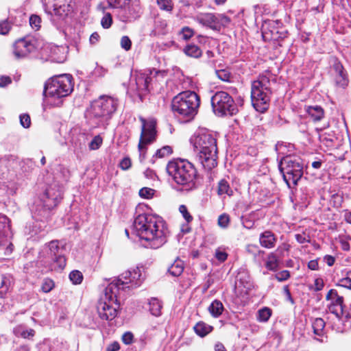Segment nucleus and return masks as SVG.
<instances>
[{"label": "nucleus", "instance_id": "f257e3e1", "mask_svg": "<svg viewBox=\"0 0 351 351\" xmlns=\"http://www.w3.org/2000/svg\"><path fill=\"white\" fill-rule=\"evenodd\" d=\"M132 232L143 242L145 247L158 249L167 242L169 231L161 217L143 213L134 219Z\"/></svg>", "mask_w": 351, "mask_h": 351}, {"label": "nucleus", "instance_id": "f03ea898", "mask_svg": "<svg viewBox=\"0 0 351 351\" xmlns=\"http://www.w3.org/2000/svg\"><path fill=\"white\" fill-rule=\"evenodd\" d=\"M198 161L206 169L217 166V146L215 134L206 130H199L191 139Z\"/></svg>", "mask_w": 351, "mask_h": 351}, {"label": "nucleus", "instance_id": "7ed1b4c3", "mask_svg": "<svg viewBox=\"0 0 351 351\" xmlns=\"http://www.w3.org/2000/svg\"><path fill=\"white\" fill-rule=\"evenodd\" d=\"M73 90L72 76L62 74L49 79L45 85L44 95L46 102L52 106L62 104V98L70 95Z\"/></svg>", "mask_w": 351, "mask_h": 351}, {"label": "nucleus", "instance_id": "20e7f679", "mask_svg": "<svg viewBox=\"0 0 351 351\" xmlns=\"http://www.w3.org/2000/svg\"><path fill=\"white\" fill-rule=\"evenodd\" d=\"M168 175L177 184L191 189L195 183L197 171L194 165L184 159H176L168 162L167 167Z\"/></svg>", "mask_w": 351, "mask_h": 351}, {"label": "nucleus", "instance_id": "39448f33", "mask_svg": "<svg viewBox=\"0 0 351 351\" xmlns=\"http://www.w3.org/2000/svg\"><path fill=\"white\" fill-rule=\"evenodd\" d=\"M199 106V96L193 91H184L173 97L171 110L176 116L187 121L195 116Z\"/></svg>", "mask_w": 351, "mask_h": 351}, {"label": "nucleus", "instance_id": "423d86ee", "mask_svg": "<svg viewBox=\"0 0 351 351\" xmlns=\"http://www.w3.org/2000/svg\"><path fill=\"white\" fill-rule=\"evenodd\" d=\"M118 289L116 283H110L104 294L98 302L97 309L99 317L104 320H112L117 315L119 304L117 300Z\"/></svg>", "mask_w": 351, "mask_h": 351}, {"label": "nucleus", "instance_id": "0eeeda50", "mask_svg": "<svg viewBox=\"0 0 351 351\" xmlns=\"http://www.w3.org/2000/svg\"><path fill=\"white\" fill-rule=\"evenodd\" d=\"M270 94V82L267 77L260 76L252 82L251 99L252 106L257 111L263 112L267 109Z\"/></svg>", "mask_w": 351, "mask_h": 351}, {"label": "nucleus", "instance_id": "6e6552de", "mask_svg": "<svg viewBox=\"0 0 351 351\" xmlns=\"http://www.w3.org/2000/svg\"><path fill=\"white\" fill-rule=\"evenodd\" d=\"M118 106L119 101L117 98L101 95L91 103L90 114L100 122L106 121L116 112Z\"/></svg>", "mask_w": 351, "mask_h": 351}, {"label": "nucleus", "instance_id": "1a4fd4ad", "mask_svg": "<svg viewBox=\"0 0 351 351\" xmlns=\"http://www.w3.org/2000/svg\"><path fill=\"white\" fill-rule=\"evenodd\" d=\"M279 169L287 185H296L303 175V164L301 158L286 156L279 163Z\"/></svg>", "mask_w": 351, "mask_h": 351}, {"label": "nucleus", "instance_id": "9d476101", "mask_svg": "<svg viewBox=\"0 0 351 351\" xmlns=\"http://www.w3.org/2000/svg\"><path fill=\"white\" fill-rule=\"evenodd\" d=\"M141 132L138 145L139 158L143 160L145 158L147 146L156 140V121L153 118L145 119L140 117Z\"/></svg>", "mask_w": 351, "mask_h": 351}, {"label": "nucleus", "instance_id": "9b49d317", "mask_svg": "<svg viewBox=\"0 0 351 351\" xmlns=\"http://www.w3.org/2000/svg\"><path fill=\"white\" fill-rule=\"evenodd\" d=\"M213 110L218 116L233 115L238 112L232 97L225 91L217 92L211 98Z\"/></svg>", "mask_w": 351, "mask_h": 351}, {"label": "nucleus", "instance_id": "f8f14e48", "mask_svg": "<svg viewBox=\"0 0 351 351\" xmlns=\"http://www.w3.org/2000/svg\"><path fill=\"white\" fill-rule=\"evenodd\" d=\"M143 279L140 268L136 267L125 271L110 283H116L118 293H119L121 289H133L139 287Z\"/></svg>", "mask_w": 351, "mask_h": 351}, {"label": "nucleus", "instance_id": "ddd939ff", "mask_svg": "<svg viewBox=\"0 0 351 351\" xmlns=\"http://www.w3.org/2000/svg\"><path fill=\"white\" fill-rule=\"evenodd\" d=\"M71 0H44L45 12L57 16L58 19H64L71 11Z\"/></svg>", "mask_w": 351, "mask_h": 351}, {"label": "nucleus", "instance_id": "4468645a", "mask_svg": "<svg viewBox=\"0 0 351 351\" xmlns=\"http://www.w3.org/2000/svg\"><path fill=\"white\" fill-rule=\"evenodd\" d=\"M195 20L199 24L214 30H219L221 26L230 23V19L223 14L213 13H199L195 17Z\"/></svg>", "mask_w": 351, "mask_h": 351}, {"label": "nucleus", "instance_id": "2eb2a0df", "mask_svg": "<svg viewBox=\"0 0 351 351\" xmlns=\"http://www.w3.org/2000/svg\"><path fill=\"white\" fill-rule=\"evenodd\" d=\"M36 40L32 36H26L15 41L13 45V54L16 59L27 58L36 50Z\"/></svg>", "mask_w": 351, "mask_h": 351}, {"label": "nucleus", "instance_id": "dca6fc26", "mask_svg": "<svg viewBox=\"0 0 351 351\" xmlns=\"http://www.w3.org/2000/svg\"><path fill=\"white\" fill-rule=\"evenodd\" d=\"M62 189L57 184L49 186L42 197L43 207L45 210H49L56 207L62 199Z\"/></svg>", "mask_w": 351, "mask_h": 351}, {"label": "nucleus", "instance_id": "f3484780", "mask_svg": "<svg viewBox=\"0 0 351 351\" xmlns=\"http://www.w3.org/2000/svg\"><path fill=\"white\" fill-rule=\"evenodd\" d=\"M58 244V241H52L48 244L49 258L54 269H62L66 265L63 250Z\"/></svg>", "mask_w": 351, "mask_h": 351}, {"label": "nucleus", "instance_id": "a211bd4d", "mask_svg": "<svg viewBox=\"0 0 351 351\" xmlns=\"http://www.w3.org/2000/svg\"><path fill=\"white\" fill-rule=\"evenodd\" d=\"M326 299L330 301L328 304L329 311L334 314L337 318L339 319L343 315V297L339 295L336 290L330 289L328 292Z\"/></svg>", "mask_w": 351, "mask_h": 351}, {"label": "nucleus", "instance_id": "6ab92c4d", "mask_svg": "<svg viewBox=\"0 0 351 351\" xmlns=\"http://www.w3.org/2000/svg\"><path fill=\"white\" fill-rule=\"evenodd\" d=\"M331 74L337 86L345 88L348 84L347 73L341 63L334 59L331 66Z\"/></svg>", "mask_w": 351, "mask_h": 351}, {"label": "nucleus", "instance_id": "aec40b11", "mask_svg": "<svg viewBox=\"0 0 351 351\" xmlns=\"http://www.w3.org/2000/svg\"><path fill=\"white\" fill-rule=\"evenodd\" d=\"M134 80L136 90L140 95L148 90L149 84L151 81V77L145 73L137 74Z\"/></svg>", "mask_w": 351, "mask_h": 351}, {"label": "nucleus", "instance_id": "412c9836", "mask_svg": "<svg viewBox=\"0 0 351 351\" xmlns=\"http://www.w3.org/2000/svg\"><path fill=\"white\" fill-rule=\"evenodd\" d=\"M276 241V235L270 230H265L260 234L259 243L263 247L273 248L275 247Z\"/></svg>", "mask_w": 351, "mask_h": 351}, {"label": "nucleus", "instance_id": "4be33fe9", "mask_svg": "<svg viewBox=\"0 0 351 351\" xmlns=\"http://www.w3.org/2000/svg\"><path fill=\"white\" fill-rule=\"evenodd\" d=\"M312 327L313 329V332L316 336L315 339L319 341H323V339L320 338L323 337L325 334V322L324 319L322 318L315 319L312 323Z\"/></svg>", "mask_w": 351, "mask_h": 351}, {"label": "nucleus", "instance_id": "5701e85b", "mask_svg": "<svg viewBox=\"0 0 351 351\" xmlns=\"http://www.w3.org/2000/svg\"><path fill=\"white\" fill-rule=\"evenodd\" d=\"M10 219L4 215L0 214V247L5 241V234L10 230Z\"/></svg>", "mask_w": 351, "mask_h": 351}, {"label": "nucleus", "instance_id": "b1692460", "mask_svg": "<svg viewBox=\"0 0 351 351\" xmlns=\"http://www.w3.org/2000/svg\"><path fill=\"white\" fill-rule=\"evenodd\" d=\"M305 110L315 121H320L324 117V110L319 106H306Z\"/></svg>", "mask_w": 351, "mask_h": 351}, {"label": "nucleus", "instance_id": "393cba45", "mask_svg": "<svg viewBox=\"0 0 351 351\" xmlns=\"http://www.w3.org/2000/svg\"><path fill=\"white\" fill-rule=\"evenodd\" d=\"M209 313L215 318L219 317L224 311L222 302L218 300L212 302L208 307Z\"/></svg>", "mask_w": 351, "mask_h": 351}, {"label": "nucleus", "instance_id": "a878e982", "mask_svg": "<svg viewBox=\"0 0 351 351\" xmlns=\"http://www.w3.org/2000/svg\"><path fill=\"white\" fill-rule=\"evenodd\" d=\"M169 273L173 276H180L184 271V262L180 258H177L169 267Z\"/></svg>", "mask_w": 351, "mask_h": 351}, {"label": "nucleus", "instance_id": "bb28decb", "mask_svg": "<svg viewBox=\"0 0 351 351\" xmlns=\"http://www.w3.org/2000/svg\"><path fill=\"white\" fill-rule=\"evenodd\" d=\"M212 330L213 326L202 322L197 323L194 326V330L195 333L202 337L207 335L212 331Z\"/></svg>", "mask_w": 351, "mask_h": 351}, {"label": "nucleus", "instance_id": "cd10ccee", "mask_svg": "<svg viewBox=\"0 0 351 351\" xmlns=\"http://www.w3.org/2000/svg\"><path fill=\"white\" fill-rule=\"evenodd\" d=\"M217 193L219 195H228L231 196L233 194V191L230 188L229 183L225 179L221 180L218 183Z\"/></svg>", "mask_w": 351, "mask_h": 351}, {"label": "nucleus", "instance_id": "c85d7f7f", "mask_svg": "<svg viewBox=\"0 0 351 351\" xmlns=\"http://www.w3.org/2000/svg\"><path fill=\"white\" fill-rule=\"evenodd\" d=\"M149 311L156 316H160L161 314L162 304L157 298H152L149 302Z\"/></svg>", "mask_w": 351, "mask_h": 351}, {"label": "nucleus", "instance_id": "c756f323", "mask_svg": "<svg viewBox=\"0 0 351 351\" xmlns=\"http://www.w3.org/2000/svg\"><path fill=\"white\" fill-rule=\"evenodd\" d=\"M184 53L192 58H199L202 55V50L200 48L195 45H188L184 49Z\"/></svg>", "mask_w": 351, "mask_h": 351}, {"label": "nucleus", "instance_id": "7c9ffc66", "mask_svg": "<svg viewBox=\"0 0 351 351\" xmlns=\"http://www.w3.org/2000/svg\"><path fill=\"white\" fill-rule=\"evenodd\" d=\"M107 8L108 7H105L101 5H99V8L104 13V15L101 20V26L104 29H108L112 23V18L111 14L105 12Z\"/></svg>", "mask_w": 351, "mask_h": 351}, {"label": "nucleus", "instance_id": "2f4dec72", "mask_svg": "<svg viewBox=\"0 0 351 351\" xmlns=\"http://www.w3.org/2000/svg\"><path fill=\"white\" fill-rule=\"evenodd\" d=\"M271 315V310L268 307H264L258 310L257 320L260 322H267Z\"/></svg>", "mask_w": 351, "mask_h": 351}, {"label": "nucleus", "instance_id": "473e14b6", "mask_svg": "<svg viewBox=\"0 0 351 351\" xmlns=\"http://www.w3.org/2000/svg\"><path fill=\"white\" fill-rule=\"evenodd\" d=\"M265 266L269 270H276L278 268V260L277 256L274 253L269 254L265 263Z\"/></svg>", "mask_w": 351, "mask_h": 351}, {"label": "nucleus", "instance_id": "72a5a7b5", "mask_svg": "<svg viewBox=\"0 0 351 351\" xmlns=\"http://www.w3.org/2000/svg\"><path fill=\"white\" fill-rule=\"evenodd\" d=\"M108 8L123 9L129 3L130 0H107Z\"/></svg>", "mask_w": 351, "mask_h": 351}, {"label": "nucleus", "instance_id": "f704fd0d", "mask_svg": "<svg viewBox=\"0 0 351 351\" xmlns=\"http://www.w3.org/2000/svg\"><path fill=\"white\" fill-rule=\"evenodd\" d=\"M156 3L162 10L171 12L173 10V3L171 0H156Z\"/></svg>", "mask_w": 351, "mask_h": 351}, {"label": "nucleus", "instance_id": "c9c22d12", "mask_svg": "<svg viewBox=\"0 0 351 351\" xmlns=\"http://www.w3.org/2000/svg\"><path fill=\"white\" fill-rule=\"evenodd\" d=\"M69 279L74 285H79L82 282L83 275L78 270L72 271L69 274Z\"/></svg>", "mask_w": 351, "mask_h": 351}, {"label": "nucleus", "instance_id": "e433bc0d", "mask_svg": "<svg viewBox=\"0 0 351 351\" xmlns=\"http://www.w3.org/2000/svg\"><path fill=\"white\" fill-rule=\"evenodd\" d=\"M337 286L351 289V271H348L346 276L339 280Z\"/></svg>", "mask_w": 351, "mask_h": 351}, {"label": "nucleus", "instance_id": "4c0bfd02", "mask_svg": "<svg viewBox=\"0 0 351 351\" xmlns=\"http://www.w3.org/2000/svg\"><path fill=\"white\" fill-rule=\"evenodd\" d=\"M41 19L39 16L33 14L29 17V25L35 31L40 28Z\"/></svg>", "mask_w": 351, "mask_h": 351}, {"label": "nucleus", "instance_id": "58836bf2", "mask_svg": "<svg viewBox=\"0 0 351 351\" xmlns=\"http://www.w3.org/2000/svg\"><path fill=\"white\" fill-rule=\"evenodd\" d=\"M102 143V138L99 135L95 136L89 143V149L90 150H97L101 147Z\"/></svg>", "mask_w": 351, "mask_h": 351}, {"label": "nucleus", "instance_id": "ea45409f", "mask_svg": "<svg viewBox=\"0 0 351 351\" xmlns=\"http://www.w3.org/2000/svg\"><path fill=\"white\" fill-rule=\"evenodd\" d=\"M172 153V148L166 145L156 151L155 156L158 158H164L169 156Z\"/></svg>", "mask_w": 351, "mask_h": 351}, {"label": "nucleus", "instance_id": "a19ab883", "mask_svg": "<svg viewBox=\"0 0 351 351\" xmlns=\"http://www.w3.org/2000/svg\"><path fill=\"white\" fill-rule=\"evenodd\" d=\"M215 73L219 79L224 82H229L231 73L227 69L216 70Z\"/></svg>", "mask_w": 351, "mask_h": 351}, {"label": "nucleus", "instance_id": "79ce46f5", "mask_svg": "<svg viewBox=\"0 0 351 351\" xmlns=\"http://www.w3.org/2000/svg\"><path fill=\"white\" fill-rule=\"evenodd\" d=\"M10 287V280L6 277H3L1 280V285L0 286V295L3 297L9 290Z\"/></svg>", "mask_w": 351, "mask_h": 351}, {"label": "nucleus", "instance_id": "37998d69", "mask_svg": "<svg viewBox=\"0 0 351 351\" xmlns=\"http://www.w3.org/2000/svg\"><path fill=\"white\" fill-rule=\"evenodd\" d=\"M324 287V282L322 278H317L315 280L314 284L309 286V289L313 291H319Z\"/></svg>", "mask_w": 351, "mask_h": 351}, {"label": "nucleus", "instance_id": "c03bdc74", "mask_svg": "<svg viewBox=\"0 0 351 351\" xmlns=\"http://www.w3.org/2000/svg\"><path fill=\"white\" fill-rule=\"evenodd\" d=\"M230 223V217L227 214H222L218 217V225L222 228H226Z\"/></svg>", "mask_w": 351, "mask_h": 351}, {"label": "nucleus", "instance_id": "a18cd8bd", "mask_svg": "<svg viewBox=\"0 0 351 351\" xmlns=\"http://www.w3.org/2000/svg\"><path fill=\"white\" fill-rule=\"evenodd\" d=\"M53 287H54L53 281L49 278H46L43 280L41 289L44 293H49V291H51L53 289Z\"/></svg>", "mask_w": 351, "mask_h": 351}, {"label": "nucleus", "instance_id": "49530a36", "mask_svg": "<svg viewBox=\"0 0 351 351\" xmlns=\"http://www.w3.org/2000/svg\"><path fill=\"white\" fill-rule=\"evenodd\" d=\"M138 193L141 197L149 199L153 197L154 194V190L151 188L143 187L139 191Z\"/></svg>", "mask_w": 351, "mask_h": 351}, {"label": "nucleus", "instance_id": "de8ad7c7", "mask_svg": "<svg viewBox=\"0 0 351 351\" xmlns=\"http://www.w3.org/2000/svg\"><path fill=\"white\" fill-rule=\"evenodd\" d=\"M11 29V25L8 20L0 21V34L6 35Z\"/></svg>", "mask_w": 351, "mask_h": 351}, {"label": "nucleus", "instance_id": "09e8293b", "mask_svg": "<svg viewBox=\"0 0 351 351\" xmlns=\"http://www.w3.org/2000/svg\"><path fill=\"white\" fill-rule=\"evenodd\" d=\"M121 47L125 51H129L132 47V41L127 36H124L121 38Z\"/></svg>", "mask_w": 351, "mask_h": 351}, {"label": "nucleus", "instance_id": "8fccbe9b", "mask_svg": "<svg viewBox=\"0 0 351 351\" xmlns=\"http://www.w3.org/2000/svg\"><path fill=\"white\" fill-rule=\"evenodd\" d=\"M180 34L182 35L183 39L188 40L193 36L194 32L191 28L189 27H184L182 29Z\"/></svg>", "mask_w": 351, "mask_h": 351}, {"label": "nucleus", "instance_id": "3c124183", "mask_svg": "<svg viewBox=\"0 0 351 351\" xmlns=\"http://www.w3.org/2000/svg\"><path fill=\"white\" fill-rule=\"evenodd\" d=\"M20 123L25 128H28L31 124L30 117L27 114H23L20 116Z\"/></svg>", "mask_w": 351, "mask_h": 351}, {"label": "nucleus", "instance_id": "603ef678", "mask_svg": "<svg viewBox=\"0 0 351 351\" xmlns=\"http://www.w3.org/2000/svg\"><path fill=\"white\" fill-rule=\"evenodd\" d=\"M180 212L182 214L183 217L187 222H190L193 220L192 216L188 212L187 208L184 205H181L179 207Z\"/></svg>", "mask_w": 351, "mask_h": 351}, {"label": "nucleus", "instance_id": "864d4df0", "mask_svg": "<svg viewBox=\"0 0 351 351\" xmlns=\"http://www.w3.org/2000/svg\"><path fill=\"white\" fill-rule=\"evenodd\" d=\"M215 257L219 261L223 262L226 260V258L228 257V254L224 251H221L220 250H217L215 252Z\"/></svg>", "mask_w": 351, "mask_h": 351}, {"label": "nucleus", "instance_id": "5fc2aeb1", "mask_svg": "<svg viewBox=\"0 0 351 351\" xmlns=\"http://www.w3.org/2000/svg\"><path fill=\"white\" fill-rule=\"evenodd\" d=\"M119 166L123 170L128 169L131 166L130 159L128 158H123L120 162Z\"/></svg>", "mask_w": 351, "mask_h": 351}, {"label": "nucleus", "instance_id": "6e6d98bb", "mask_svg": "<svg viewBox=\"0 0 351 351\" xmlns=\"http://www.w3.org/2000/svg\"><path fill=\"white\" fill-rule=\"evenodd\" d=\"M133 335L131 332H125L122 337V340L125 344H130L133 339Z\"/></svg>", "mask_w": 351, "mask_h": 351}, {"label": "nucleus", "instance_id": "4d7b16f0", "mask_svg": "<svg viewBox=\"0 0 351 351\" xmlns=\"http://www.w3.org/2000/svg\"><path fill=\"white\" fill-rule=\"evenodd\" d=\"M323 260L329 267L332 266L335 262V258L331 255L324 256Z\"/></svg>", "mask_w": 351, "mask_h": 351}, {"label": "nucleus", "instance_id": "13d9d810", "mask_svg": "<svg viewBox=\"0 0 351 351\" xmlns=\"http://www.w3.org/2000/svg\"><path fill=\"white\" fill-rule=\"evenodd\" d=\"M106 73V70L101 66H97L94 70V74L97 76H104Z\"/></svg>", "mask_w": 351, "mask_h": 351}, {"label": "nucleus", "instance_id": "bf43d9fd", "mask_svg": "<svg viewBox=\"0 0 351 351\" xmlns=\"http://www.w3.org/2000/svg\"><path fill=\"white\" fill-rule=\"evenodd\" d=\"M276 278L279 281L287 280L289 278V273L288 271H283L278 274Z\"/></svg>", "mask_w": 351, "mask_h": 351}, {"label": "nucleus", "instance_id": "052dcab7", "mask_svg": "<svg viewBox=\"0 0 351 351\" xmlns=\"http://www.w3.org/2000/svg\"><path fill=\"white\" fill-rule=\"evenodd\" d=\"M308 268L311 270H317L319 269V264L317 260H311L308 263Z\"/></svg>", "mask_w": 351, "mask_h": 351}, {"label": "nucleus", "instance_id": "680f3d73", "mask_svg": "<svg viewBox=\"0 0 351 351\" xmlns=\"http://www.w3.org/2000/svg\"><path fill=\"white\" fill-rule=\"evenodd\" d=\"M11 79L10 77L2 76L0 78V87H5L11 83Z\"/></svg>", "mask_w": 351, "mask_h": 351}, {"label": "nucleus", "instance_id": "e2e57ef3", "mask_svg": "<svg viewBox=\"0 0 351 351\" xmlns=\"http://www.w3.org/2000/svg\"><path fill=\"white\" fill-rule=\"evenodd\" d=\"M295 239L300 243H305L308 242V239L306 238L304 234H295Z\"/></svg>", "mask_w": 351, "mask_h": 351}, {"label": "nucleus", "instance_id": "0e129e2a", "mask_svg": "<svg viewBox=\"0 0 351 351\" xmlns=\"http://www.w3.org/2000/svg\"><path fill=\"white\" fill-rule=\"evenodd\" d=\"M35 331L33 329L24 330L21 332V336L23 338H29L34 335Z\"/></svg>", "mask_w": 351, "mask_h": 351}, {"label": "nucleus", "instance_id": "69168bd1", "mask_svg": "<svg viewBox=\"0 0 351 351\" xmlns=\"http://www.w3.org/2000/svg\"><path fill=\"white\" fill-rule=\"evenodd\" d=\"M120 348L119 344L117 342H114L111 344H110L106 351H117Z\"/></svg>", "mask_w": 351, "mask_h": 351}, {"label": "nucleus", "instance_id": "338daca9", "mask_svg": "<svg viewBox=\"0 0 351 351\" xmlns=\"http://www.w3.org/2000/svg\"><path fill=\"white\" fill-rule=\"evenodd\" d=\"M242 223L244 228L247 229L252 228L254 226V222L252 220L247 219H243Z\"/></svg>", "mask_w": 351, "mask_h": 351}, {"label": "nucleus", "instance_id": "774afa93", "mask_svg": "<svg viewBox=\"0 0 351 351\" xmlns=\"http://www.w3.org/2000/svg\"><path fill=\"white\" fill-rule=\"evenodd\" d=\"M99 39V35L97 32H94L90 36V42L91 44H95Z\"/></svg>", "mask_w": 351, "mask_h": 351}]
</instances>
